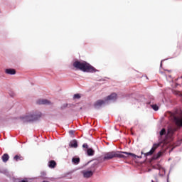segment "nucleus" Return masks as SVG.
Masks as SVG:
<instances>
[{
    "mask_svg": "<svg viewBox=\"0 0 182 182\" xmlns=\"http://www.w3.org/2000/svg\"><path fill=\"white\" fill-rule=\"evenodd\" d=\"M129 156H132V157H138L136 154L130 152H126V151H110L105 154L104 155V161H106V160H112V159H127Z\"/></svg>",
    "mask_w": 182,
    "mask_h": 182,
    "instance_id": "1",
    "label": "nucleus"
},
{
    "mask_svg": "<svg viewBox=\"0 0 182 182\" xmlns=\"http://www.w3.org/2000/svg\"><path fill=\"white\" fill-rule=\"evenodd\" d=\"M73 66L78 70H82V72L93 73L96 72V68L92 66L90 64L85 61H75Z\"/></svg>",
    "mask_w": 182,
    "mask_h": 182,
    "instance_id": "2",
    "label": "nucleus"
},
{
    "mask_svg": "<svg viewBox=\"0 0 182 182\" xmlns=\"http://www.w3.org/2000/svg\"><path fill=\"white\" fill-rule=\"evenodd\" d=\"M42 117V113L41 112H35V113H29L25 117L21 118V121L23 123H28V122H33L35 120H38L40 117Z\"/></svg>",
    "mask_w": 182,
    "mask_h": 182,
    "instance_id": "3",
    "label": "nucleus"
},
{
    "mask_svg": "<svg viewBox=\"0 0 182 182\" xmlns=\"http://www.w3.org/2000/svg\"><path fill=\"white\" fill-rule=\"evenodd\" d=\"M96 169H95V165L91 166L90 170H84L82 171V174L85 178H90Z\"/></svg>",
    "mask_w": 182,
    "mask_h": 182,
    "instance_id": "4",
    "label": "nucleus"
},
{
    "mask_svg": "<svg viewBox=\"0 0 182 182\" xmlns=\"http://www.w3.org/2000/svg\"><path fill=\"white\" fill-rule=\"evenodd\" d=\"M173 120L178 127H182V115L181 114H174L173 115Z\"/></svg>",
    "mask_w": 182,
    "mask_h": 182,
    "instance_id": "5",
    "label": "nucleus"
},
{
    "mask_svg": "<svg viewBox=\"0 0 182 182\" xmlns=\"http://www.w3.org/2000/svg\"><path fill=\"white\" fill-rule=\"evenodd\" d=\"M161 143H158V144H154L151 149L149 151L145 153V156H152L154 153L160 147Z\"/></svg>",
    "mask_w": 182,
    "mask_h": 182,
    "instance_id": "6",
    "label": "nucleus"
},
{
    "mask_svg": "<svg viewBox=\"0 0 182 182\" xmlns=\"http://www.w3.org/2000/svg\"><path fill=\"white\" fill-rule=\"evenodd\" d=\"M105 105V100H99L94 103V107L95 109H99V107H102Z\"/></svg>",
    "mask_w": 182,
    "mask_h": 182,
    "instance_id": "7",
    "label": "nucleus"
},
{
    "mask_svg": "<svg viewBox=\"0 0 182 182\" xmlns=\"http://www.w3.org/2000/svg\"><path fill=\"white\" fill-rule=\"evenodd\" d=\"M69 146L71 149H77V141L76 139H73L70 141Z\"/></svg>",
    "mask_w": 182,
    "mask_h": 182,
    "instance_id": "8",
    "label": "nucleus"
},
{
    "mask_svg": "<svg viewBox=\"0 0 182 182\" xmlns=\"http://www.w3.org/2000/svg\"><path fill=\"white\" fill-rule=\"evenodd\" d=\"M37 104L38 105H51L50 101L48 100H38L37 101Z\"/></svg>",
    "mask_w": 182,
    "mask_h": 182,
    "instance_id": "9",
    "label": "nucleus"
},
{
    "mask_svg": "<svg viewBox=\"0 0 182 182\" xmlns=\"http://www.w3.org/2000/svg\"><path fill=\"white\" fill-rule=\"evenodd\" d=\"M117 99V94L112 93L110 95L107 96L105 100H116Z\"/></svg>",
    "mask_w": 182,
    "mask_h": 182,
    "instance_id": "10",
    "label": "nucleus"
},
{
    "mask_svg": "<svg viewBox=\"0 0 182 182\" xmlns=\"http://www.w3.org/2000/svg\"><path fill=\"white\" fill-rule=\"evenodd\" d=\"M5 73L7 75H16V70H15V69L9 68V69H6Z\"/></svg>",
    "mask_w": 182,
    "mask_h": 182,
    "instance_id": "11",
    "label": "nucleus"
},
{
    "mask_svg": "<svg viewBox=\"0 0 182 182\" xmlns=\"http://www.w3.org/2000/svg\"><path fill=\"white\" fill-rule=\"evenodd\" d=\"M23 160H25V159L21 155H16L14 157V161H23Z\"/></svg>",
    "mask_w": 182,
    "mask_h": 182,
    "instance_id": "12",
    "label": "nucleus"
},
{
    "mask_svg": "<svg viewBox=\"0 0 182 182\" xmlns=\"http://www.w3.org/2000/svg\"><path fill=\"white\" fill-rule=\"evenodd\" d=\"M48 166L50 167V168H55L56 167V161H55L54 160L50 161L48 163Z\"/></svg>",
    "mask_w": 182,
    "mask_h": 182,
    "instance_id": "13",
    "label": "nucleus"
},
{
    "mask_svg": "<svg viewBox=\"0 0 182 182\" xmlns=\"http://www.w3.org/2000/svg\"><path fill=\"white\" fill-rule=\"evenodd\" d=\"M87 156H95V150H93L92 148H89L87 150Z\"/></svg>",
    "mask_w": 182,
    "mask_h": 182,
    "instance_id": "14",
    "label": "nucleus"
},
{
    "mask_svg": "<svg viewBox=\"0 0 182 182\" xmlns=\"http://www.w3.org/2000/svg\"><path fill=\"white\" fill-rule=\"evenodd\" d=\"M4 163H6V161H8V160H9V155H8V154H4L2 157H1Z\"/></svg>",
    "mask_w": 182,
    "mask_h": 182,
    "instance_id": "15",
    "label": "nucleus"
},
{
    "mask_svg": "<svg viewBox=\"0 0 182 182\" xmlns=\"http://www.w3.org/2000/svg\"><path fill=\"white\" fill-rule=\"evenodd\" d=\"M72 162L73 163V164H78L79 163H80V158H73Z\"/></svg>",
    "mask_w": 182,
    "mask_h": 182,
    "instance_id": "16",
    "label": "nucleus"
},
{
    "mask_svg": "<svg viewBox=\"0 0 182 182\" xmlns=\"http://www.w3.org/2000/svg\"><path fill=\"white\" fill-rule=\"evenodd\" d=\"M159 134H160V137H163V136H166V129L163 128L160 131Z\"/></svg>",
    "mask_w": 182,
    "mask_h": 182,
    "instance_id": "17",
    "label": "nucleus"
},
{
    "mask_svg": "<svg viewBox=\"0 0 182 182\" xmlns=\"http://www.w3.org/2000/svg\"><path fill=\"white\" fill-rule=\"evenodd\" d=\"M151 107L153 109L155 110V112H157V110H159V106H157V105H151Z\"/></svg>",
    "mask_w": 182,
    "mask_h": 182,
    "instance_id": "18",
    "label": "nucleus"
},
{
    "mask_svg": "<svg viewBox=\"0 0 182 182\" xmlns=\"http://www.w3.org/2000/svg\"><path fill=\"white\" fill-rule=\"evenodd\" d=\"M161 154H162L161 151L158 152V154L155 156V159H159V157H161Z\"/></svg>",
    "mask_w": 182,
    "mask_h": 182,
    "instance_id": "19",
    "label": "nucleus"
},
{
    "mask_svg": "<svg viewBox=\"0 0 182 182\" xmlns=\"http://www.w3.org/2000/svg\"><path fill=\"white\" fill-rule=\"evenodd\" d=\"M73 97L75 99H80L81 96L80 94H75Z\"/></svg>",
    "mask_w": 182,
    "mask_h": 182,
    "instance_id": "20",
    "label": "nucleus"
},
{
    "mask_svg": "<svg viewBox=\"0 0 182 182\" xmlns=\"http://www.w3.org/2000/svg\"><path fill=\"white\" fill-rule=\"evenodd\" d=\"M82 147L84 148V149H89V145H87V144H83V145H82Z\"/></svg>",
    "mask_w": 182,
    "mask_h": 182,
    "instance_id": "21",
    "label": "nucleus"
},
{
    "mask_svg": "<svg viewBox=\"0 0 182 182\" xmlns=\"http://www.w3.org/2000/svg\"><path fill=\"white\" fill-rule=\"evenodd\" d=\"M70 133L73 134V131H70Z\"/></svg>",
    "mask_w": 182,
    "mask_h": 182,
    "instance_id": "22",
    "label": "nucleus"
},
{
    "mask_svg": "<svg viewBox=\"0 0 182 182\" xmlns=\"http://www.w3.org/2000/svg\"><path fill=\"white\" fill-rule=\"evenodd\" d=\"M151 182H154V181L152 180Z\"/></svg>",
    "mask_w": 182,
    "mask_h": 182,
    "instance_id": "23",
    "label": "nucleus"
}]
</instances>
